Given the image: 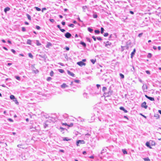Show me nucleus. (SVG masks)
<instances>
[{"label":"nucleus","mask_w":161,"mask_h":161,"mask_svg":"<svg viewBox=\"0 0 161 161\" xmlns=\"http://www.w3.org/2000/svg\"><path fill=\"white\" fill-rule=\"evenodd\" d=\"M52 44L50 42H48L47 45L46 46L47 48H49L50 47L52 46Z\"/></svg>","instance_id":"obj_7"},{"label":"nucleus","mask_w":161,"mask_h":161,"mask_svg":"<svg viewBox=\"0 0 161 161\" xmlns=\"http://www.w3.org/2000/svg\"><path fill=\"white\" fill-rule=\"evenodd\" d=\"M152 57V54L151 53H149L147 55V57L149 58H151Z\"/></svg>","instance_id":"obj_31"},{"label":"nucleus","mask_w":161,"mask_h":161,"mask_svg":"<svg viewBox=\"0 0 161 161\" xmlns=\"http://www.w3.org/2000/svg\"><path fill=\"white\" fill-rule=\"evenodd\" d=\"M50 75L51 76H53V71H51L50 73Z\"/></svg>","instance_id":"obj_33"},{"label":"nucleus","mask_w":161,"mask_h":161,"mask_svg":"<svg viewBox=\"0 0 161 161\" xmlns=\"http://www.w3.org/2000/svg\"><path fill=\"white\" fill-rule=\"evenodd\" d=\"M79 143L83 144L85 143V142L83 140H78L76 142V145L77 146H79Z\"/></svg>","instance_id":"obj_2"},{"label":"nucleus","mask_w":161,"mask_h":161,"mask_svg":"<svg viewBox=\"0 0 161 161\" xmlns=\"http://www.w3.org/2000/svg\"><path fill=\"white\" fill-rule=\"evenodd\" d=\"M135 52H136V49H134L133 50V52L131 53V58H132L133 56L134 55Z\"/></svg>","instance_id":"obj_11"},{"label":"nucleus","mask_w":161,"mask_h":161,"mask_svg":"<svg viewBox=\"0 0 161 161\" xmlns=\"http://www.w3.org/2000/svg\"><path fill=\"white\" fill-rule=\"evenodd\" d=\"M10 10V8L8 7H7L4 8V11L6 13L7 11H8Z\"/></svg>","instance_id":"obj_12"},{"label":"nucleus","mask_w":161,"mask_h":161,"mask_svg":"<svg viewBox=\"0 0 161 161\" xmlns=\"http://www.w3.org/2000/svg\"><path fill=\"white\" fill-rule=\"evenodd\" d=\"M143 159L145 161H149L150 160V159L148 158H143Z\"/></svg>","instance_id":"obj_20"},{"label":"nucleus","mask_w":161,"mask_h":161,"mask_svg":"<svg viewBox=\"0 0 161 161\" xmlns=\"http://www.w3.org/2000/svg\"><path fill=\"white\" fill-rule=\"evenodd\" d=\"M83 11L84 12L86 11V10H88V8L86 6H84L82 7Z\"/></svg>","instance_id":"obj_8"},{"label":"nucleus","mask_w":161,"mask_h":161,"mask_svg":"<svg viewBox=\"0 0 161 161\" xmlns=\"http://www.w3.org/2000/svg\"><path fill=\"white\" fill-rule=\"evenodd\" d=\"M146 145L148 147H149L150 148H151V147L150 144L148 142H147L146 143Z\"/></svg>","instance_id":"obj_14"},{"label":"nucleus","mask_w":161,"mask_h":161,"mask_svg":"<svg viewBox=\"0 0 161 161\" xmlns=\"http://www.w3.org/2000/svg\"><path fill=\"white\" fill-rule=\"evenodd\" d=\"M122 151L124 154H127V152L125 149H122Z\"/></svg>","instance_id":"obj_25"},{"label":"nucleus","mask_w":161,"mask_h":161,"mask_svg":"<svg viewBox=\"0 0 161 161\" xmlns=\"http://www.w3.org/2000/svg\"><path fill=\"white\" fill-rule=\"evenodd\" d=\"M80 44H82V45H83L84 47H86V44L84 42H80Z\"/></svg>","instance_id":"obj_22"},{"label":"nucleus","mask_w":161,"mask_h":161,"mask_svg":"<svg viewBox=\"0 0 161 161\" xmlns=\"http://www.w3.org/2000/svg\"><path fill=\"white\" fill-rule=\"evenodd\" d=\"M92 38H93V40H94V41H96V38L95 37V36H92Z\"/></svg>","instance_id":"obj_51"},{"label":"nucleus","mask_w":161,"mask_h":161,"mask_svg":"<svg viewBox=\"0 0 161 161\" xmlns=\"http://www.w3.org/2000/svg\"><path fill=\"white\" fill-rule=\"evenodd\" d=\"M36 28L37 29V30H39L40 29V26H36Z\"/></svg>","instance_id":"obj_43"},{"label":"nucleus","mask_w":161,"mask_h":161,"mask_svg":"<svg viewBox=\"0 0 161 161\" xmlns=\"http://www.w3.org/2000/svg\"><path fill=\"white\" fill-rule=\"evenodd\" d=\"M141 107L142 108H144L145 109H147V106L146 105V103L145 102L141 104Z\"/></svg>","instance_id":"obj_3"},{"label":"nucleus","mask_w":161,"mask_h":161,"mask_svg":"<svg viewBox=\"0 0 161 161\" xmlns=\"http://www.w3.org/2000/svg\"><path fill=\"white\" fill-rule=\"evenodd\" d=\"M60 30L62 32H64L65 31V30H64V29H61Z\"/></svg>","instance_id":"obj_50"},{"label":"nucleus","mask_w":161,"mask_h":161,"mask_svg":"<svg viewBox=\"0 0 161 161\" xmlns=\"http://www.w3.org/2000/svg\"><path fill=\"white\" fill-rule=\"evenodd\" d=\"M119 108L120 110L123 111L125 113H126L127 112V111L123 107H120Z\"/></svg>","instance_id":"obj_10"},{"label":"nucleus","mask_w":161,"mask_h":161,"mask_svg":"<svg viewBox=\"0 0 161 161\" xmlns=\"http://www.w3.org/2000/svg\"><path fill=\"white\" fill-rule=\"evenodd\" d=\"M35 8H36V9L38 11H40L41 10V9L40 8H39L37 7H36Z\"/></svg>","instance_id":"obj_34"},{"label":"nucleus","mask_w":161,"mask_h":161,"mask_svg":"<svg viewBox=\"0 0 161 161\" xmlns=\"http://www.w3.org/2000/svg\"><path fill=\"white\" fill-rule=\"evenodd\" d=\"M146 72L149 75V74H150V72L148 70H146Z\"/></svg>","instance_id":"obj_52"},{"label":"nucleus","mask_w":161,"mask_h":161,"mask_svg":"<svg viewBox=\"0 0 161 161\" xmlns=\"http://www.w3.org/2000/svg\"><path fill=\"white\" fill-rule=\"evenodd\" d=\"M11 51L14 53H15L16 52L13 49H11Z\"/></svg>","instance_id":"obj_47"},{"label":"nucleus","mask_w":161,"mask_h":161,"mask_svg":"<svg viewBox=\"0 0 161 161\" xmlns=\"http://www.w3.org/2000/svg\"><path fill=\"white\" fill-rule=\"evenodd\" d=\"M119 75L121 78L123 79L124 78V75H123L122 74L120 73L119 74Z\"/></svg>","instance_id":"obj_27"},{"label":"nucleus","mask_w":161,"mask_h":161,"mask_svg":"<svg viewBox=\"0 0 161 161\" xmlns=\"http://www.w3.org/2000/svg\"><path fill=\"white\" fill-rule=\"evenodd\" d=\"M67 72H68V74L69 75H70V76H71L72 77L74 76L75 74L74 73H73L70 72L69 71V70H68L67 71Z\"/></svg>","instance_id":"obj_9"},{"label":"nucleus","mask_w":161,"mask_h":161,"mask_svg":"<svg viewBox=\"0 0 161 161\" xmlns=\"http://www.w3.org/2000/svg\"><path fill=\"white\" fill-rule=\"evenodd\" d=\"M60 129L63 130H64V129L62 127H60Z\"/></svg>","instance_id":"obj_62"},{"label":"nucleus","mask_w":161,"mask_h":161,"mask_svg":"<svg viewBox=\"0 0 161 161\" xmlns=\"http://www.w3.org/2000/svg\"><path fill=\"white\" fill-rule=\"evenodd\" d=\"M62 125H64L65 126H68V125L66 123H62Z\"/></svg>","instance_id":"obj_44"},{"label":"nucleus","mask_w":161,"mask_h":161,"mask_svg":"<svg viewBox=\"0 0 161 161\" xmlns=\"http://www.w3.org/2000/svg\"><path fill=\"white\" fill-rule=\"evenodd\" d=\"M57 27H58L59 29H60V30L61 29V27H60V25H57Z\"/></svg>","instance_id":"obj_56"},{"label":"nucleus","mask_w":161,"mask_h":161,"mask_svg":"<svg viewBox=\"0 0 161 161\" xmlns=\"http://www.w3.org/2000/svg\"><path fill=\"white\" fill-rule=\"evenodd\" d=\"M97 39L99 40H100V41H101L102 40V39L100 37H97Z\"/></svg>","instance_id":"obj_46"},{"label":"nucleus","mask_w":161,"mask_h":161,"mask_svg":"<svg viewBox=\"0 0 161 161\" xmlns=\"http://www.w3.org/2000/svg\"><path fill=\"white\" fill-rule=\"evenodd\" d=\"M16 78L17 80H20V78L19 76H16Z\"/></svg>","instance_id":"obj_42"},{"label":"nucleus","mask_w":161,"mask_h":161,"mask_svg":"<svg viewBox=\"0 0 161 161\" xmlns=\"http://www.w3.org/2000/svg\"><path fill=\"white\" fill-rule=\"evenodd\" d=\"M61 87L62 88H64L66 87H67V86L65 83H63L62 85H61Z\"/></svg>","instance_id":"obj_13"},{"label":"nucleus","mask_w":161,"mask_h":161,"mask_svg":"<svg viewBox=\"0 0 161 161\" xmlns=\"http://www.w3.org/2000/svg\"><path fill=\"white\" fill-rule=\"evenodd\" d=\"M31 41L29 39H28L27 41V44H29V45H31Z\"/></svg>","instance_id":"obj_18"},{"label":"nucleus","mask_w":161,"mask_h":161,"mask_svg":"<svg viewBox=\"0 0 161 161\" xmlns=\"http://www.w3.org/2000/svg\"><path fill=\"white\" fill-rule=\"evenodd\" d=\"M153 48L154 50H156L157 49L156 47L155 46H153Z\"/></svg>","instance_id":"obj_63"},{"label":"nucleus","mask_w":161,"mask_h":161,"mask_svg":"<svg viewBox=\"0 0 161 161\" xmlns=\"http://www.w3.org/2000/svg\"><path fill=\"white\" fill-rule=\"evenodd\" d=\"M86 61V59H83L82 60V61H80L79 62H78L77 64L79 66H85L86 64V63H84L83 62H85Z\"/></svg>","instance_id":"obj_1"},{"label":"nucleus","mask_w":161,"mask_h":161,"mask_svg":"<svg viewBox=\"0 0 161 161\" xmlns=\"http://www.w3.org/2000/svg\"><path fill=\"white\" fill-rule=\"evenodd\" d=\"M145 97L147 98H148V99H149L151 101H153L154 100V97H149V96H148L147 95H145Z\"/></svg>","instance_id":"obj_6"},{"label":"nucleus","mask_w":161,"mask_h":161,"mask_svg":"<svg viewBox=\"0 0 161 161\" xmlns=\"http://www.w3.org/2000/svg\"><path fill=\"white\" fill-rule=\"evenodd\" d=\"M107 90V88L105 87H103V92H105L106 90Z\"/></svg>","instance_id":"obj_32"},{"label":"nucleus","mask_w":161,"mask_h":161,"mask_svg":"<svg viewBox=\"0 0 161 161\" xmlns=\"http://www.w3.org/2000/svg\"><path fill=\"white\" fill-rule=\"evenodd\" d=\"M104 29L103 28V27H101V32L102 34H103V31H104Z\"/></svg>","instance_id":"obj_29"},{"label":"nucleus","mask_w":161,"mask_h":161,"mask_svg":"<svg viewBox=\"0 0 161 161\" xmlns=\"http://www.w3.org/2000/svg\"><path fill=\"white\" fill-rule=\"evenodd\" d=\"M142 89H143V90L144 91H145V92L147 91V87L146 84H144L142 86Z\"/></svg>","instance_id":"obj_4"},{"label":"nucleus","mask_w":161,"mask_h":161,"mask_svg":"<svg viewBox=\"0 0 161 161\" xmlns=\"http://www.w3.org/2000/svg\"><path fill=\"white\" fill-rule=\"evenodd\" d=\"M28 55L29 56V57H30L31 58H32L33 57V55H32V54L31 53H29L28 54Z\"/></svg>","instance_id":"obj_30"},{"label":"nucleus","mask_w":161,"mask_h":161,"mask_svg":"<svg viewBox=\"0 0 161 161\" xmlns=\"http://www.w3.org/2000/svg\"><path fill=\"white\" fill-rule=\"evenodd\" d=\"M65 36L66 38H69L71 36V34L69 33V32H67L65 34Z\"/></svg>","instance_id":"obj_5"},{"label":"nucleus","mask_w":161,"mask_h":161,"mask_svg":"<svg viewBox=\"0 0 161 161\" xmlns=\"http://www.w3.org/2000/svg\"><path fill=\"white\" fill-rule=\"evenodd\" d=\"M88 31L90 32H91L93 31V30L92 29H91L90 28H88Z\"/></svg>","instance_id":"obj_37"},{"label":"nucleus","mask_w":161,"mask_h":161,"mask_svg":"<svg viewBox=\"0 0 161 161\" xmlns=\"http://www.w3.org/2000/svg\"><path fill=\"white\" fill-rule=\"evenodd\" d=\"M13 101L15 102V103L16 104H17V105L19 104V102H18V101L16 98H15V99Z\"/></svg>","instance_id":"obj_16"},{"label":"nucleus","mask_w":161,"mask_h":161,"mask_svg":"<svg viewBox=\"0 0 161 161\" xmlns=\"http://www.w3.org/2000/svg\"><path fill=\"white\" fill-rule=\"evenodd\" d=\"M97 15L96 14H94L93 15V17L94 18H96L97 17Z\"/></svg>","instance_id":"obj_36"},{"label":"nucleus","mask_w":161,"mask_h":161,"mask_svg":"<svg viewBox=\"0 0 161 161\" xmlns=\"http://www.w3.org/2000/svg\"><path fill=\"white\" fill-rule=\"evenodd\" d=\"M95 32L96 34H99L100 33V31L98 30H95Z\"/></svg>","instance_id":"obj_28"},{"label":"nucleus","mask_w":161,"mask_h":161,"mask_svg":"<svg viewBox=\"0 0 161 161\" xmlns=\"http://www.w3.org/2000/svg\"><path fill=\"white\" fill-rule=\"evenodd\" d=\"M70 139H68V138H64V139H63V140L64 141H70Z\"/></svg>","instance_id":"obj_21"},{"label":"nucleus","mask_w":161,"mask_h":161,"mask_svg":"<svg viewBox=\"0 0 161 161\" xmlns=\"http://www.w3.org/2000/svg\"><path fill=\"white\" fill-rule=\"evenodd\" d=\"M22 30L23 31H26L25 28L24 27H22Z\"/></svg>","instance_id":"obj_38"},{"label":"nucleus","mask_w":161,"mask_h":161,"mask_svg":"<svg viewBox=\"0 0 161 161\" xmlns=\"http://www.w3.org/2000/svg\"><path fill=\"white\" fill-rule=\"evenodd\" d=\"M36 45L37 46H40L41 45V44L40 43L38 40L36 41Z\"/></svg>","instance_id":"obj_17"},{"label":"nucleus","mask_w":161,"mask_h":161,"mask_svg":"<svg viewBox=\"0 0 161 161\" xmlns=\"http://www.w3.org/2000/svg\"><path fill=\"white\" fill-rule=\"evenodd\" d=\"M27 17L28 19L29 20H31V17L30 16L29 14H27Z\"/></svg>","instance_id":"obj_26"},{"label":"nucleus","mask_w":161,"mask_h":161,"mask_svg":"<svg viewBox=\"0 0 161 161\" xmlns=\"http://www.w3.org/2000/svg\"><path fill=\"white\" fill-rule=\"evenodd\" d=\"M143 34L142 33H141L138 35V36L140 37Z\"/></svg>","instance_id":"obj_54"},{"label":"nucleus","mask_w":161,"mask_h":161,"mask_svg":"<svg viewBox=\"0 0 161 161\" xmlns=\"http://www.w3.org/2000/svg\"><path fill=\"white\" fill-rule=\"evenodd\" d=\"M91 61L93 64H94L96 62V59H92L91 60Z\"/></svg>","instance_id":"obj_19"},{"label":"nucleus","mask_w":161,"mask_h":161,"mask_svg":"<svg viewBox=\"0 0 161 161\" xmlns=\"http://www.w3.org/2000/svg\"><path fill=\"white\" fill-rule=\"evenodd\" d=\"M49 20L52 22H54V20L53 19H50Z\"/></svg>","instance_id":"obj_49"},{"label":"nucleus","mask_w":161,"mask_h":161,"mask_svg":"<svg viewBox=\"0 0 161 161\" xmlns=\"http://www.w3.org/2000/svg\"><path fill=\"white\" fill-rule=\"evenodd\" d=\"M108 33H105L104 34V36L105 37H106L108 36Z\"/></svg>","instance_id":"obj_35"},{"label":"nucleus","mask_w":161,"mask_h":161,"mask_svg":"<svg viewBox=\"0 0 161 161\" xmlns=\"http://www.w3.org/2000/svg\"><path fill=\"white\" fill-rule=\"evenodd\" d=\"M73 123H71L70 124H69V125H68V126H69V127H72V126H73Z\"/></svg>","instance_id":"obj_39"},{"label":"nucleus","mask_w":161,"mask_h":161,"mask_svg":"<svg viewBox=\"0 0 161 161\" xmlns=\"http://www.w3.org/2000/svg\"><path fill=\"white\" fill-rule=\"evenodd\" d=\"M74 25L73 24H70L69 25V26L70 27H74Z\"/></svg>","instance_id":"obj_41"},{"label":"nucleus","mask_w":161,"mask_h":161,"mask_svg":"<svg viewBox=\"0 0 161 161\" xmlns=\"http://www.w3.org/2000/svg\"><path fill=\"white\" fill-rule=\"evenodd\" d=\"M154 116L156 117L157 119H158L159 118V115L158 114H155Z\"/></svg>","instance_id":"obj_23"},{"label":"nucleus","mask_w":161,"mask_h":161,"mask_svg":"<svg viewBox=\"0 0 161 161\" xmlns=\"http://www.w3.org/2000/svg\"><path fill=\"white\" fill-rule=\"evenodd\" d=\"M130 13L131 14H134V12H133V11H130Z\"/></svg>","instance_id":"obj_61"},{"label":"nucleus","mask_w":161,"mask_h":161,"mask_svg":"<svg viewBox=\"0 0 161 161\" xmlns=\"http://www.w3.org/2000/svg\"><path fill=\"white\" fill-rule=\"evenodd\" d=\"M25 24H26V25H29V23L28 22H25Z\"/></svg>","instance_id":"obj_64"},{"label":"nucleus","mask_w":161,"mask_h":161,"mask_svg":"<svg viewBox=\"0 0 161 161\" xmlns=\"http://www.w3.org/2000/svg\"><path fill=\"white\" fill-rule=\"evenodd\" d=\"M58 71L60 73H63L64 72V70L63 69H59Z\"/></svg>","instance_id":"obj_24"},{"label":"nucleus","mask_w":161,"mask_h":161,"mask_svg":"<svg viewBox=\"0 0 161 161\" xmlns=\"http://www.w3.org/2000/svg\"><path fill=\"white\" fill-rule=\"evenodd\" d=\"M52 78L51 77H48L47 78V81H49L50 80H51Z\"/></svg>","instance_id":"obj_40"},{"label":"nucleus","mask_w":161,"mask_h":161,"mask_svg":"<svg viewBox=\"0 0 161 161\" xmlns=\"http://www.w3.org/2000/svg\"><path fill=\"white\" fill-rule=\"evenodd\" d=\"M89 158H92V159H93L94 158V156H91L89 157Z\"/></svg>","instance_id":"obj_57"},{"label":"nucleus","mask_w":161,"mask_h":161,"mask_svg":"<svg viewBox=\"0 0 161 161\" xmlns=\"http://www.w3.org/2000/svg\"><path fill=\"white\" fill-rule=\"evenodd\" d=\"M62 24L63 25H64L65 24V22H62Z\"/></svg>","instance_id":"obj_53"},{"label":"nucleus","mask_w":161,"mask_h":161,"mask_svg":"<svg viewBox=\"0 0 161 161\" xmlns=\"http://www.w3.org/2000/svg\"><path fill=\"white\" fill-rule=\"evenodd\" d=\"M65 49L67 51H68L69 50V48L68 47H66Z\"/></svg>","instance_id":"obj_55"},{"label":"nucleus","mask_w":161,"mask_h":161,"mask_svg":"<svg viewBox=\"0 0 161 161\" xmlns=\"http://www.w3.org/2000/svg\"><path fill=\"white\" fill-rule=\"evenodd\" d=\"M59 64H60V65H61L62 66H64L63 64L62 63H59Z\"/></svg>","instance_id":"obj_60"},{"label":"nucleus","mask_w":161,"mask_h":161,"mask_svg":"<svg viewBox=\"0 0 161 161\" xmlns=\"http://www.w3.org/2000/svg\"><path fill=\"white\" fill-rule=\"evenodd\" d=\"M141 114V115H142L143 117H144L145 118H146V117L145 116V115H143V114Z\"/></svg>","instance_id":"obj_59"},{"label":"nucleus","mask_w":161,"mask_h":161,"mask_svg":"<svg viewBox=\"0 0 161 161\" xmlns=\"http://www.w3.org/2000/svg\"><path fill=\"white\" fill-rule=\"evenodd\" d=\"M86 151H84L83 152V154H86Z\"/></svg>","instance_id":"obj_58"},{"label":"nucleus","mask_w":161,"mask_h":161,"mask_svg":"<svg viewBox=\"0 0 161 161\" xmlns=\"http://www.w3.org/2000/svg\"><path fill=\"white\" fill-rule=\"evenodd\" d=\"M10 98L12 100H14L15 99V97L13 95H11L10 96Z\"/></svg>","instance_id":"obj_15"},{"label":"nucleus","mask_w":161,"mask_h":161,"mask_svg":"<svg viewBox=\"0 0 161 161\" xmlns=\"http://www.w3.org/2000/svg\"><path fill=\"white\" fill-rule=\"evenodd\" d=\"M74 81L77 83H79V82L80 81L79 80H75Z\"/></svg>","instance_id":"obj_45"},{"label":"nucleus","mask_w":161,"mask_h":161,"mask_svg":"<svg viewBox=\"0 0 161 161\" xmlns=\"http://www.w3.org/2000/svg\"><path fill=\"white\" fill-rule=\"evenodd\" d=\"M8 120L9 121H10L11 122H13V120L12 119H11L10 118L8 119Z\"/></svg>","instance_id":"obj_48"}]
</instances>
